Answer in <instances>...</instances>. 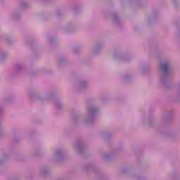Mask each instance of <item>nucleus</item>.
I'll use <instances>...</instances> for the list:
<instances>
[{"label":"nucleus","instance_id":"obj_1","mask_svg":"<svg viewBox=\"0 0 180 180\" xmlns=\"http://www.w3.org/2000/svg\"><path fill=\"white\" fill-rule=\"evenodd\" d=\"M162 68L163 71H167L168 70V65L167 64H163L162 65Z\"/></svg>","mask_w":180,"mask_h":180}]
</instances>
